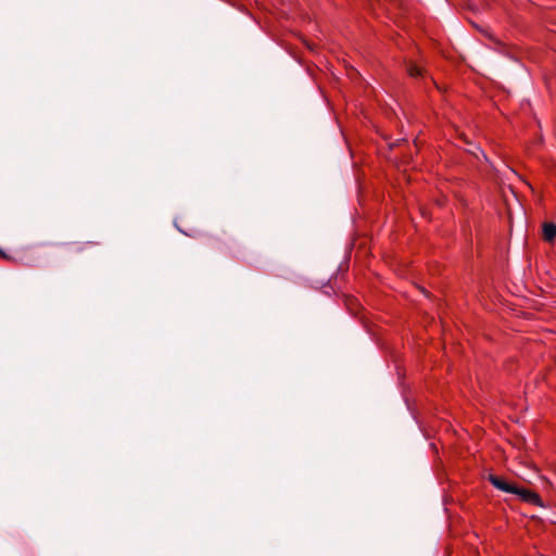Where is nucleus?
<instances>
[{
	"label": "nucleus",
	"instance_id": "1",
	"mask_svg": "<svg viewBox=\"0 0 556 556\" xmlns=\"http://www.w3.org/2000/svg\"><path fill=\"white\" fill-rule=\"evenodd\" d=\"M489 481L492 483V485L494 488H496L503 492L510 493V494H514L515 492H517L516 485L507 482L506 480H504L503 478H501L498 476L490 475Z\"/></svg>",
	"mask_w": 556,
	"mask_h": 556
},
{
	"label": "nucleus",
	"instance_id": "2",
	"mask_svg": "<svg viewBox=\"0 0 556 556\" xmlns=\"http://www.w3.org/2000/svg\"><path fill=\"white\" fill-rule=\"evenodd\" d=\"M514 494H517L518 496H520L523 501H526L528 503H531L534 505H541L540 496L530 490L517 488V492H515Z\"/></svg>",
	"mask_w": 556,
	"mask_h": 556
},
{
	"label": "nucleus",
	"instance_id": "3",
	"mask_svg": "<svg viewBox=\"0 0 556 556\" xmlns=\"http://www.w3.org/2000/svg\"><path fill=\"white\" fill-rule=\"evenodd\" d=\"M543 237L546 241H553L556 237V225L553 223H545L543 225Z\"/></svg>",
	"mask_w": 556,
	"mask_h": 556
},
{
	"label": "nucleus",
	"instance_id": "4",
	"mask_svg": "<svg viewBox=\"0 0 556 556\" xmlns=\"http://www.w3.org/2000/svg\"><path fill=\"white\" fill-rule=\"evenodd\" d=\"M407 73L409 74V76L417 78L422 77L424 70L415 63H409L407 65Z\"/></svg>",
	"mask_w": 556,
	"mask_h": 556
}]
</instances>
